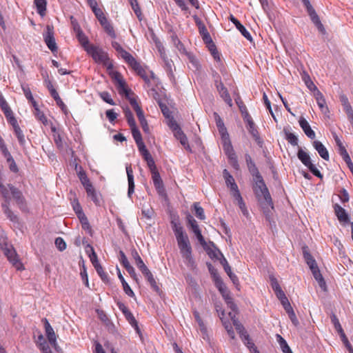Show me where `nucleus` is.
<instances>
[{
  "label": "nucleus",
  "mask_w": 353,
  "mask_h": 353,
  "mask_svg": "<svg viewBox=\"0 0 353 353\" xmlns=\"http://www.w3.org/2000/svg\"><path fill=\"white\" fill-rule=\"evenodd\" d=\"M73 209L79 218H81V216H83V218L85 219V215L83 212L82 208L77 201H74Z\"/></svg>",
  "instance_id": "bf43d9fd"
},
{
  "label": "nucleus",
  "mask_w": 353,
  "mask_h": 353,
  "mask_svg": "<svg viewBox=\"0 0 353 353\" xmlns=\"http://www.w3.org/2000/svg\"><path fill=\"white\" fill-rule=\"evenodd\" d=\"M91 251L92 253L89 255L90 259L94 268H96L97 267L100 266L101 265L98 261L97 255L92 248H91Z\"/></svg>",
  "instance_id": "6e6d98bb"
},
{
  "label": "nucleus",
  "mask_w": 353,
  "mask_h": 353,
  "mask_svg": "<svg viewBox=\"0 0 353 353\" xmlns=\"http://www.w3.org/2000/svg\"><path fill=\"white\" fill-rule=\"evenodd\" d=\"M305 7L309 16L310 17L312 21L317 27L318 30L321 32H325V28L311 3H310L309 4L305 6Z\"/></svg>",
  "instance_id": "9d476101"
},
{
  "label": "nucleus",
  "mask_w": 353,
  "mask_h": 353,
  "mask_svg": "<svg viewBox=\"0 0 353 353\" xmlns=\"http://www.w3.org/2000/svg\"><path fill=\"white\" fill-rule=\"evenodd\" d=\"M86 52L97 63L108 65L109 61L108 54L100 47L93 45L92 47L86 48Z\"/></svg>",
  "instance_id": "423d86ee"
},
{
  "label": "nucleus",
  "mask_w": 353,
  "mask_h": 353,
  "mask_svg": "<svg viewBox=\"0 0 353 353\" xmlns=\"http://www.w3.org/2000/svg\"><path fill=\"white\" fill-rule=\"evenodd\" d=\"M142 214L148 219H150L154 214V211L150 207L143 208Z\"/></svg>",
  "instance_id": "338daca9"
},
{
  "label": "nucleus",
  "mask_w": 353,
  "mask_h": 353,
  "mask_svg": "<svg viewBox=\"0 0 353 353\" xmlns=\"http://www.w3.org/2000/svg\"><path fill=\"white\" fill-rule=\"evenodd\" d=\"M117 274H118V277L122 283L123 288L125 293L127 295H128L129 296L133 297L134 296V292L132 291V290L131 289L130 285L128 284V283L125 281L120 270L118 268H117Z\"/></svg>",
  "instance_id": "4be33fe9"
},
{
  "label": "nucleus",
  "mask_w": 353,
  "mask_h": 353,
  "mask_svg": "<svg viewBox=\"0 0 353 353\" xmlns=\"http://www.w3.org/2000/svg\"><path fill=\"white\" fill-rule=\"evenodd\" d=\"M334 212L336 214V216H337L339 221L340 222L343 223H348L349 216L347 214L345 210L343 208L341 205L339 204H335L334 205Z\"/></svg>",
  "instance_id": "4468645a"
},
{
  "label": "nucleus",
  "mask_w": 353,
  "mask_h": 353,
  "mask_svg": "<svg viewBox=\"0 0 353 353\" xmlns=\"http://www.w3.org/2000/svg\"><path fill=\"white\" fill-rule=\"evenodd\" d=\"M8 203H3L1 206L3 210L4 214L6 215L7 218L10 219L14 223H17L19 222V218L17 215L14 214V212L9 208Z\"/></svg>",
  "instance_id": "412c9836"
},
{
  "label": "nucleus",
  "mask_w": 353,
  "mask_h": 353,
  "mask_svg": "<svg viewBox=\"0 0 353 353\" xmlns=\"http://www.w3.org/2000/svg\"><path fill=\"white\" fill-rule=\"evenodd\" d=\"M14 131L17 137L20 145L24 147L26 141L23 131L21 130L20 127H16V129L14 130Z\"/></svg>",
  "instance_id": "ea45409f"
},
{
  "label": "nucleus",
  "mask_w": 353,
  "mask_h": 353,
  "mask_svg": "<svg viewBox=\"0 0 353 353\" xmlns=\"http://www.w3.org/2000/svg\"><path fill=\"white\" fill-rule=\"evenodd\" d=\"M195 214L196 217L201 220H204L205 219V216L204 214V210L203 208H201L198 203L194 204Z\"/></svg>",
  "instance_id": "3c124183"
},
{
  "label": "nucleus",
  "mask_w": 353,
  "mask_h": 353,
  "mask_svg": "<svg viewBox=\"0 0 353 353\" xmlns=\"http://www.w3.org/2000/svg\"><path fill=\"white\" fill-rule=\"evenodd\" d=\"M223 176L225 181L226 186L230 189V194L234 199L235 201L239 206V208L243 210V199L241 194L233 176L226 169L223 170Z\"/></svg>",
  "instance_id": "20e7f679"
},
{
  "label": "nucleus",
  "mask_w": 353,
  "mask_h": 353,
  "mask_svg": "<svg viewBox=\"0 0 353 353\" xmlns=\"http://www.w3.org/2000/svg\"><path fill=\"white\" fill-rule=\"evenodd\" d=\"M131 255L132 259L134 260V263L140 270V271H141L142 270L147 267L136 249L134 248L131 250Z\"/></svg>",
  "instance_id": "5701e85b"
},
{
  "label": "nucleus",
  "mask_w": 353,
  "mask_h": 353,
  "mask_svg": "<svg viewBox=\"0 0 353 353\" xmlns=\"http://www.w3.org/2000/svg\"><path fill=\"white\" fill-rule=\"evenodd\" d=\"M0 107L3 112L5 116H9L10 114L11 109L10 108L8 103L2 96V94H0Z\"/></svg>",
  "instance_id": "a19ab883"
},
{
  "label": "nucleus",
  "mask_w": 353,
  "mask_h": 353,
  "mask_svg": "<svg viewBox=\"0 0 353 353\" xmlns=\"http://www.w3.org/2000/svg\"><path fill=\"white\" fill-rule=\"evenodd\" d=\"M244 127L250 138L261 148L264 144L263 139L260 132V128L254 121L252 116L244 108Z\"/></svg>",
  "instance_id": "7ed1b4c3"
},
{
  "label": "nucleus",
  "mask_w": 353,
  "mask_h": 353,
  "mask_svg": "<svg viewBox=\"0 0 353 353\" xmlns=\"http://www.w3.org/2000/svg\"><path fill=\"white\" fill-rule=\"evenodd\" d=\"M3 252L8 261L17 270H20L23 269V264L20 262L18 255L12 246L8 247L7 245H6V247L3 248Z\"/></svg>",
  "instance_id": "6e6552de"
},
{
  "label": "nucleus",
  "mask_w": 353,
  "mask_h": 353,
  "mask_svg": "<svg viewBox=\"0 0 353 353\" xmlns=\"http://www.w3.org/2000/svg\"><path fill=\"white\" fill-rule=\"evenodd\" d=\"M137 115V117L139 119V121L140 122V124L141 125L143 130L145 133H149L150 128H149V125L148 124L146 119H145L143 112L140 114H138Z\"/></svg>",
  "instance_id": "4c0bfd02"
},
{
  "label": "nucleus",
  "mask_w": 353,
  "mask_h": 353,
  "mask_svg": "<svg viewBox=\"0 0 353 353\" xmlns=\"http://www.w3.org/2000/svg\"><path fill=\"white\" fill-rule=\"evenodd\" d=\"M77 39L85 51L86 48H88V47H92V45H90L89 43V40L88 37L81 30H78Z\"/></svg>",
  "instance_id": "c756f323"
},
{
  "label": "nucleus",
  "mask_w": 353,
  "mask_h": 353,
  "mask_svg": "<svg viewBox=\"0 0 353 353\" xmlns=\"http://www.w3.org/2000/svg\"><path fill=\"white\" fill-rule=\"evenodd\" d=\"M219 94L223 99L225 101V103L230 106H232V99L228 92L227 89H224V90H223L221 92H219Z\"/></svg>",
  "instance_id": "0e129e2a"
},
{
  "label": "nucleus",
  "mask_w": 353,
  "mask_h": 353,
  "mask_svg": "<svg viewBox=\"0 0 353 353\" xmlns=\"http://www.w3.org/2000/svg\"><path fill=\"white\" fill-rule=\"evenodd\" d=\"M152 173V178L154 183V185L157 190H158L159 193H162L163 190V181L161 180V176L157 170L151 172Z\"/></svg>",
  "instance_id": "aec40b11"
},
{
  "label": "nucleus",
  "mask_w": 353,
  "mask_h": 353,
  "mask_svg": "<svg viewBox=\"0 0 353 353\" xmlns=\"http://www.w3.org/2000/svg\"><path fill=\"white\" fill-rule=\"evenodd\" d=\"M299 125L305 134L310 139H313L315 138V132L311 128L308 122L303 117L299 119Z\"/></svg>",
  "instance_id": "f3484780"
},
{
  "label": "nucleus",
  "mask_w": 353,
  "mask_h": 353,
  "mask_svg": "<svg viewBox=\"0 0 353 353\" xmlns=\"http://www.w3.org/2000/svg\"><path fill=\"white\" fill-rule=\"evenodd\" d=\"M245 161L248 171L252 176L253 188L256 196L259 200L263 199L268 205H272L270 194L255 163L249 155H246Z\"/></svg>",
  "instance_id": "f03ea898"
},
{
  "label": "nucleus",
  "mask_w": 353,
  "mask_h": 353,
  "mask_svg": "<svg viewBox=\"0 0 353 353\" xmlns=\"http://www.w3.org/2000/svg\"><path fill=\"white\" fill-rule=\"evenodd\" d=\"M316 100L317 102V104L321 109V110L323 113H326L328 110L327 107L325 106V100L323 96V94L321 93L320 91L317 90V92L316 94Z\"/></svg>",
  "instance_id": "cd10ccee"
},
{
  "label": "nucleus",
  "mask_w": 353,
  "mask_h": 353,
  "mask_svg": "<svg viewBox=\"0 0 353 353\" xmlns=\"http://www.w3.org/2000/svg\"><path fill=\"white\" fill-rule=\"evenodd\" d=\"M106 31V32L112 38L116 37V34L114 32L113 27L107 21L105 23L102 25Z\"/></svg>",
  "instance_id": "052dcab7"
},
{
  "label": "nucleus",
  "mask_w": 353,
  "mask_h": 353,
  "mask_svg": "<svg viewBox=\"0 0 353 353\" xmlns=\"http://www.w3.org/2000/svg\"><path fill=\"white\" fill-rule=\"evenodd\" d=\"M117 90L120 94H125V97H128L130 95V90L126 87L125 83H119V85H117Z\"/></svg>",
  "instance_id": "49530a36"
},
{
  "label": "nucleus",
  "mask_w": 353,
  "mask_h": 353,
  "mask_svg": "<svg viewBox=\"0 0 353 353\" xmlns=\"http://www.w3.org/2000/svg\"><path fill=\"white\" fill-rule=\"evenodd\" d=\"M276 339L282 352L283 353L290 352L291 349L288 345L286 341L279 334H276Z\"/></svg>",
  "instance_id": "e433bc0d"
},
{
  "label": "nucleus",
  "mask_w": 353,
  "mask_h": 353,
  "mask_svg": "<svg viewBox=\"0 0 353 353\" xmlns=\"http://www.w3.org/2000/svg\"><path fill=\"white\" fill-rule=\"evenodd\" d=\"M34 3L37 8V12L41 16H44L46 11V0H34Z\"/></svg>",
  "instance_id": "c85d7f7f"
},
{
  "label": "nucleus",
  "mask_w": 353,
  "mask_h": 353,
  "mask_svg": "<svg viewBox=\"0 0 353 353\" xmlns=\"http://www.w3.org/2000/svg\"><path fill=\"white\" fill-rule=\"evenodd\" d=\"M55 245L59 251H63L66 248V243L63 239L61 237H57L55 239Z\"/></svg>",
  "instance_id": "13d9d810"
},
{
  "label": "nucleus",
  "mask_w": 353,
  "mask_h": 353,
  "mask_svg": "<svg viewBox=\"0 0 353 353\" xmlns=\"http://www.w3.org/2000/svg\"><path fill=\"white\" fill-rule=\"evenodd\" d=\"M223 143V150L225 154L228 155L230 164L236 169L239 168L237 160L234 153L233 152L232 146L231 145L230 139L226 140H221Z\"/></svg>",
  "instance_id": "1a4fd4ad"
},
{
  "label": "nucleus",
  "mask_w": 353,
  "mask_h": 353,
  "mask_svg": "<svg viewBox=\"0 0 353 353\" xmlns=\"http://www.w3.org/2000/svg\"><path fill=\"white\" fill-rule=\"evenodd\" d=\"M334 139L339 148V153L342 157L343 159L345 160L350 157L340 139L337 136H336Z\"/></svg>",
  "instance_id": "7c9ffc66"
},
{
  "label": "nucleus",
  "mask_w": 353,
  "mask_h": 353,
  "mask_svg": "<svg viewBox=\"0 0 353 353\" xmlns=\"http://www.w3.org/2000/svg\"><path fill=\"white\" fill-rule=\"evenodd\" d=\"M129 1L131 4L132 8L133 9L134 13L136 14V15L137 16L139 19L141 20V11L140 8L138 6L137 1L135 0V1Z\"/></svg>",
  "instance_id": "4d7b16f0"
},
{
  "label": "nucleus",
  "mask_w": 353,
  "mask_h": 353,
  "mask_svg": "<svg viewBox=\"0 0 353 353\" xmlns=\"http://www.w3.org/2000/svg\"><path fill=\"white\" fill-rule=\"evenodd\" d=\"M92 11L94 12V14L96 15L101 25L105 23L108 21L106 17H105L101 9L97 8L96 6H93Z\"/></svg>",
  "instance_id": "c9c22d12"
},
{
  "label": "nucleus",
  "mask_w": 353,
  "mask_h": 353,
  "mask_svg": "<svg viewBox=\"0 0 353 353\" xmlns=\"http://www.w3.org/2000/svg\"><path fill=\"white\" fill-rule=\"evenodd\" d=\"M314 278L318 282L319 287L324 291L326 290V283L325 281L321 274V272L319 269V267L315 268L314 269L310 270Z\"/></svg>",
  "instance_id": "6ab92c4d"
},
{
  "label": "nucleus",
  "mask_w": 353,
  "mask_h": 353,
  "mask_svg": "<svg viewBox=\"0 0 353 353\" xmlns=\"http://www.w3.org/2000/svg\"><path fill=\"white\" fill-rule=\"evenodd\" d=\"M44 41L48 48L52 52H54L57 50V46L55 42L54 37V32L52 28L49 26H47V32L44 34Z\"/></svg>",
  "instance_id": "9b49d317"
},
{
  "label": "nucleus",
  "mask_w": 353,
  "mask_h": 353,
  "mask_svg": "<svg viewBox=\"0 0 353 353\" xmlns=\"http://www.w3.org/2000/svg\"><path fill=\"white\" fill-rule=\"evenodd\" d=\"M119 54L130 67L137 66V61L128 52L123 49L119 52Z\"/></svg>",
  "instance_id": "b1692460"
},
{
  "label": "nucleus",
  "mask_w": 353,
  "mask_h": 353,
  "mask_svg": "<svg viewBox=\"0 0 353 353\" xmlns=\"http://www.w3.org/2000/svg\"><path fill=\"white\" fill-rule=\"evenodd\" d=\"M302 251H303V256L304 260L306 262V263L307 264V265L309 266L310 269L312 270V269H314L315 268H317L318 267L317 263H316L315 259H314V257L310 253L308 247L303 246L302 248Z\"/></svg>",
  "instance_id": "ddd939ff"
},
{
  "label": "nucleus",
  "mask_w": 353,
  "mask_h": 353,
  "mask_svg": "<svg viewBox=\"0 0 353 353\" xmlns=\"http://www.w3.org/2000/svg\"><path fill=\"white\" fill-rule=\"evenodd\" d=\"M221 263L223 265L224 270L228 274V275L230 276L232 282L235 284L236 281H237V278L234 274L232 273L231 268L228 265L226 259L225 258H223L221 260Z\"/></svg>",
  "instance_id": "473e14b6"
},
{
  "label": "nucleus",
  "mask_w": 353,
  "mask_h": 353,
  "mask_svg": "<svg viewBox=\"0 0 353 353\" xmlns=\"http://www.w3.org/2000/svg\"><path fill=\"white\" fill-rule=\"evenodd\" d=\"M174 135L185 149L190 148L187 137L182 130L176 131Z\"/></svg>",
  "instance_id": "2f4dec72"
},
{
  "label": "nucleus",
  "mask_w": 353,
  "mask_h": 353,
  "mask_svg": "<svg viewBox=\"0 0 353 353\" xmlns=\"http://www.w3.org/2000/svg\"><path fill=\"white\" fill-rule=\"evenodd\" d=\"M222 296L224 298L228 306L232 310V312H229V316H230L232 323L235 327V329L237 331L239 337L241 339H243V326L241 322L236 319V311L237 309L236 305L233 303L232 299L230 297L228 291L226 293H223Z\"/></svg>",
  "instance_id": "39448f33"
},
{
  "label": "nucleus",
  "mask_w": 353,
  "mask_h": 353,
  "mask_svg": "<svg viewBox=\"0 0 353 353\" xmlns=\"http://www.w3.org/2000/svg\"><path fill=\"white\" fill-rule=\"evenodd\" d=\"M100 96L101 97V99L105 101L106 103H108V104H110V105H114V101L112 100V99L111 98V96L110 94L107 92H102L101 94H100Z\"/></svg>",
  "instance_id": "680f3d73"
},
{
  "label": "nucleus",
  "mask_w": 353,
  "mask_h": 353,
  "mask_svg": "<svg viewBox=\"0 0 353 353\" xmlns=\"http://www.w3.org/2000/svg\"><path fill=\"white\" fill-rule=\"evenodd\" d=\"M310 171L316 176L318 178L322 179L323 175L320 172V171L316 168V167L312 163L310 165H309L307 167Z\"/></svg>",
  "instance_id": "69168bd1"
},
{
  "label": "nucleus",
  "mask_w": 353,
  "mask_h": 353,
  "mask_svg": "<svg viewBox=\"0 0 353 353\" xmlns=\"http://www.w3.org/2000/svg\"><path fill=\"white\" fill-rule=\"evenodd\" d=\"M214 277L215 279L216 285L219 288V290L221 294L226 293L228 292L227 288L225 284L222 282L221 279L217 276L215 274H214Z\"/></svg>",
  "instance_id": "09e8293b"
},
{
  "label": "nucleus",
  "mask_w": 353,
  "mask_h": 353,
  "mask_svg": "<svg viewBox=\"0 0 353 353\" xmlns=\"http://www.w3.org/2000/svg\"><path fill=\"white\" fill-rule=\"evenodd\" d=\"M170 223L184 263L190 269H194L196 263L192 257V247L188 234L184 231L178 217L173 218Z\"/></svg>",
  "instance_id": "f257e3e1"
},
{
  "label": "nucleus",
  "mask_w": 353,
  "mask_h": 353,
  "mask_svg": "<svg viewBox=\"0 0 353 353\" xmlns=\"http://www.w3.org/2000/svg\"><path fill=\"white\" fill-rule=\"evenodd\" d=\"M139 76H141L145 81H149V79L145 74V70L141 65V64L137 61V66H132L131 67Z\"/></svg>",
  "instance_id": "58836bf2"
},
{
  "label": "nucleus",
  "mask_w": 353,
  "mask_h": 353,
  "mask_svg": "<svg viewBox=\"0 0 353 353\" xmlns=\"http://www.w3.org/2000/svg\"><path fill=\"white\" fill-rule=\"evenodd\" d=\"M34 114L36 116V117L45 125H48V119L46 118V117L45 116V114H43V112H41L39 109H37V111L34 112Z\"/></svg>",
  "instance_id": "5fc2aeb1"
},
{
  "label": "nucleus",
  "mask_w": 353,
  "mask_h": 353,
  "mask_svg": "<svg viewBox=\"0 0 353 353\" xmlns=\"http://www.w3.org/2000/svg\"><path fill=\"white\" fill-rule=\"evenodd\" d=\"M39 345L43 353H52L49 345L46 341H43V342H40Z\"/></svg>",
  "instance_id": "774afa93"
},
{
  "label": "nucleus",
  "mask_w": 353,
  "mask_h": 353,
  "mask_svg": "<svg viewBox=\"0 0 353 353\" xmlns=\"http://www.w3.org/2000/svg\"><path fill=\"white\" fill-rule=\"evenodd\" d=\"M193 314H194V316L196 322L199 324L201 332L203 333H205L206 327L205 326V324H204L203 320L201 319V318L200 316L199 312H197L196 310H194L193 312Z\"/></svg>",
  "instance_id": "c03bdc74"
},
{
  "label": "nucleus",
  "mask_w": 353,
  "mask_h": 353,
  "mask_svg": "<svg viewBox=\"0 0 353 353\" xmlns=\"http://www.w3.org/2000/svg\"><path fill=\"white\" fill-rule=\"evenodd\" d=\"M0 192L3 197L5 199L4 203H8L10 204V194H12L13 198L18 202L21 201L22 199L21 192L10 184H8V186H4L3 188L0 189Z\"/></svg>",
  "instance_id": "0eeeda50"
},
{
  "label": "nucleus",
  "mask_w": 353,
  "mask_h": 353,
  "mask_svg": "<svg viewBox=\"0 0 353 353\" xmlns=\"http://www.w3.org/2000/svg\"><path fill=\"white\" fill-rule=\"evenodd\" d=\"M297 157L306 167L312 163L310 155L301 148H300L298 151Z\"/></svg>",
  "instance_id": "393cba45"
},
{
  "label": "nucleus",
  "mask_w": 353,
  "mask_h": 353,
  "mask_svg": "<svg viewBox=\"0 0 353 353\" xmlns=\"http://www.w3.org/2000/svg\"><path fill=\"white\" fill-rule=\"evenodd\" d=\"M141 272L145 276V279L149 282L152 288H153V290H154L155 291L158 292L159 290V288L157 284V282L153 276V274L150 271V270L148 268V267H146L145 268L142 270Z\"/></svg>",
  "instance_id": "a211bd4d"
},
{
  "label": "nucleus",
  "mask_w": 353,
  "mask_h": 353,
  "mask_svg": "<svg viewBox=\"0 0 353 353\" xmlns=\"http://www.w3.org/2000/svg\"><path fill=\"white\" fill-rule=\"evenodd\" d=\"M126 173L128 176V196L129 198H131L132 194L134 192V175L132 167L130 165H127L126 168Z\"/></svg>",
  "instance_id": "f8f14e48"
},
{
  "label": "nucleus",
  "mask_w": 353,
  "mask_h": 353,
  "mask_svg": "<svg viewBox=\"0 0 353 353\" xmlns=\"http://www.w3.org/2000/svg\"><path fill=\"white\" fill-rule=\"evenodd\" d=\"M85 191H86L88 196L90 197L92 199V201L97 205H100L99 196L97 192H96L94 188L93 187V185H92L89 188H87L85 189Z\"/></svg>",
  "instance_id": "bb28decb"
},
{
  "label": "nucleus",
  "mask_w": 353,
  "mask_h": 353,
  "mask_svg": "<svg viewBox=\"0 0 353 353\" xmlns=\"http://www.w3.org/2000/svg\"><path fill=\"white\" fill-rule=\"evenodd\" d=\"M137 145L138 149H139L140 153L141 154V155L143 156V159L148 157L150 154V152H148V150H147L143 141L137 143Z\"/></svg>",
  "instance_id": "603ef678"
},
{
  "label": "nucleus",
  "mask_w": 353,
  "mask_h": 353,
  "mask_svg": "<svg viewBox=\"0 0 353 353\" xmlns=\"http://www.w3.org/2000/svg\"><path fill=\"white\" fill-rule=\"evenodd\" d=\"M331 321L333 323L334 328L336 329V330L338 332L339 334L343 332V330L339 323L338 318L334 314L331 316Z\"/></svg>",
  "instance_id": "864d4df0"
},
{
  "label": "nucleus",
  "mask_w": 353,
  "mask_h": 353,
  "mask_svg": "<svg viewBox=\"0 0 353 353\" xmlns=\"http://www.w3.org/2000/svg\"><path fill=\"white\" fill-rule=\"evenodd\" d=\"M244 345L248 349L250 353H260L257 347L254 343V342L251 340L249 335H246L244 333Z\"/></svg>",
  "instance_id": "a878e982"
},
{
  "label": "nucleus",
  "mask_w": 353,
  "mask_h": 353,
  "mask_svg": "<svg viewBox=\"0 0 353 353\" xmlns=\"http://www.w3.org/2000/svg\"><path fill=\"white\" fill-rule=\"evenodd\" d=\"M144 159L147 161V163L150 170V172L157 170L155 163H154V161L151 154H150L148 157L144 158Z\"/></svg>",
  "instance_id": "e2e57ef3"
},
{
  "label": "nucleus",
  "mask_w": 353,
  "mask_h": 353,
  "mask_svg": "<svg viewBox=\"0 0 353 353\" xmlns=\"http://www.w3.org/2000/svg\"><path fill=\"white\" fill-rule=\"evenodd\" d=\"M130 128L132 130V134L133 138H134L136 143L143 141L141 132L139 130V129L137 128V125H135L134 126H131Z\"/></svg>",
  "instance_id": "a18cd8bd"
},
{
  "label": "nucleus",
  "mask_w": 353,
  "mask_h": 353,
  "mask_svg": "<svg viewBox=\"0 0 353 353\" xmlns=\"http://www.w3.org/2000/svg\"><path fill=\"white\" fill-rule=\"evenodd\" d=\"M199 32L205 43L207 44L212 43V39L205 26L201 27V28L199 29Z\"/></svg>",
  "instance_id": "f704fd0d"
},
{
  "label": "nucleus",
  "mask_w": 353,
  "mask_h": 353,
  "mask_svg": "<svg viewBox=\"0 0 353 353\" xmlns=\"http://www.w3.org/2000/svg\"><path fill=\"white\" fill-rule=\"evenodd\" d=\"M124 114L130 127L135 125L136 122L130 110L126 108L125 109H124Z\"/></svg>",
  "instance_id": "37998d69"
},
{
  "label": "nucleus",
  "mask_w": 353,
  "mask_h": 353,
  "mask_svg": "<svg viewBox=\"0 0 353 353\" xmlns=\"http://www.w3.org/2000/svg\"><path fill=\"white\" fill-rule=\"evenodd\" d=\"M207 45L208 46L209 50L210 51L211 54L212 55L214 59L215 60H216L217 61H221L220 54H219V52L217 51L216 46L214 45L213 41H212L211 43H207Z\"/></svg>",
  "instance_id": "79ce46f5"
},
{
  "label": "nucleus",
  "mask_w": 353,
  "mask_h": 353,
  "mask_svg": "<svg viewBox=\"0 0 353 353\" xmlns=\"http://www.w3.org/2000/svg\"><path fill=\"white\" fill-rule=\"evenodd\" d=\"M313 146L315 150L318 152L319 154L324 160H329V153L324 145L319 141H314L313 142Z\"/></svg>",
  "instance_id": "dca6fc26"
},
{
  "label": "nucleus",
  "mask_w": 353,
  "mask_h": 353,
  "mask_svg": "<svg viewBox=\"0 0 353 353\" xmlns=\"http://www.w3.org/2000/svg\"><path fill=\"white\" fill-rule=\"evenodd\" d=\"M43 321H44L46 334L48 337V339L52 345H55L56 342H57V337H56V334L54 332V330L46 319H44Z\"/></svg>",
  "instance_id": "2eb2a0df"
},
{
  "label": "nucleus",
  "mask_w": 353,
  "mask_h": 353,
  "mask_svg": "<svg viewBox=\"0 0 353 353\" xmlns=\"http://www.w3.org/2000/svg\"><path fill=\"white\" fill-rule=\"evenodd\" d=\"M125 317L127 319V321L129 322V323L134 328L137 333L140 335L141 330L139 327L138 323H137V320L135 319V318L134 317L133 314L131 313V312L126 314V315H125Z\"/></svg>",
  "instance_id": "72a5a7b5"
},
{
  "label": "nucleus",
  "mask_w": 353,
  "mask_h": 353,
  "mask_svg": "<svg viewBox=\"0 0 353 353\" xmlns=\"http://www.w3.org/2000/svg\"><path fill=\"white\" fill-rule=\"evenodd\" d=\"M127 99L129 100L130 105H132V107L136 112L137 114L143 112V110H141V107L139 105L135 98L131 97L130 95L128 97H127Z\"/></svg>",
  "instance_id": "8fccbe9b"
},
{
  "label": "nucleus",
  "mask_w": 353,
  "mask_h": 353,
  "mask_svg": "<svg viewBox=\"0 0 353 353\" xmlns=\"http://www.w3.org/2000/svg\"><path fill=\"white\" fill-rule=\"evenodd\" d=\"M285 139L293 146H296L298 145V138L293 133H291L290 132H285Z\"/></svg>",
  "instance_id": "de8ad7c7"
}]
</instances>
